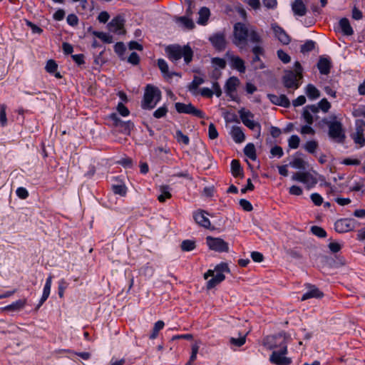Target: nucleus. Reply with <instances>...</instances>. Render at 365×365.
Here are the masks:
<instances>
[{
  "instance_id": "obj_1",
  "label": "nucleus",
  "mask_w": 365,
  "mask_h": 365,
  "mask_svg": "<svg viewBox=\"0 0 365 365\" xmlns=\"http://www.w3.org/2000/svg\"><path fill=\"white\" fill-rule=\"evenodd\" d=\"M250 40L253 43H262V38L257 29L243 23H236L233 29L232 43L240 50L245 49Z\"/></svg>"
},
{
  "instance_id": "obj_2",
  "label": "nucleus",
  "mask_w": 365,
  "mask_h": 365,
  "mask_svg": "<svg viewBox=\"0 0 365 365\" xmlns=\"http://www.w3.org/2000/svg\"><path fill=\"white\" fill-rule=\"evenodd\" d=\"M276 342L279 343V350L272 351L269 361L271 363L276 365H289L292 363V359L287 357L285 355L287 354V346L285 338L282 335H278L272 337Z\"/></svg>"
},
{
  "instance_id": "obj_3",
  "label": "nucleus",
  "mask_w": 365,
  "mask_h": 365,
  "mask_svg": "<svg viewBox=\"0 0 365 365\" xmlns=\"http://www.w3.org/2000/svg\"><path fill=\"white\" fill-rule=\"evenodd\" d=\"M303 68L299 62L296 61L294 65V70L286 71L282 81L284 87L288 89H297L301 84Z\"/></svg>"
},
{
  "instance_id": "obj_4",
  "label": "nucleus",
  "mask_w": 365,
  "mask_h": 365,
  "mask_svg": "<svg viewBox=\"0 0 365 365\" xmlns=\"http://www.w3.org/2000/svg\"><path fill=\"white\" fill-rule=\"evenodd\" d=\"M166 52L169 59L173 62L183 57L185 62L188 64L192 59L193 52L189 46H170L167 47Z\"/></svg>"
},
{
  "instance_id": "obj_5",
  "label": "nucleus",
  "mask_w": 365,
  "mask_h": 365,
  "mask_svg": "<svg viewBox=\"0 0 365 365\" xmlns=\"http://www.w3.org/2000/svg\"><path fill=\"white\" fill-rule=\"evenodd\" d=\"M324 123L329 128V136L335 142L343 143L346 135L341 121L336 119L335 115H331L329 120H325Z\"/></svg>"
},
{
  "instance_id": "obj_6",
  "label": "nucleus",
  "mask_w": 365,
  "mask_h": 365,
  "mask_svg": "<svg viewBox=\"0 0 365 365\" xmlns=\"http://www.w3.org/2000/svg\"><path fill=\"white\" fill-rule=\"evenodd\" d=\"M161 99V92L155 86L147 85L145 89L141 106L143 109L150 110L155 107Z\"/></svg>"
},
{
  "instance_id": "obj_7",
  "label": "nucleus",
  "mask_w": 365,
  "mask_h": 365,
  "mask_svg": "<svg viewBox=\"0 0 365 365\" xmlns=\"http://www.w3.org/2000/svg\"><path fill=\"white\" fill-rule=\"evenodd\" d=\"M229 272V268L226 264L222 263L215 267V270L209 269L204 275L205 279L209 277L212 278L207 281V287L212 289L225 279L224 272Z\"/></svg>"
},
{
  "instance_id": "obj_8",
  "label": "nucleus",
  "mask_w": 365,
  "mask_h": 365,
  "mask_svg": "<svg viewBox=\"0 0 365 365\" xmlns=\"http://www.w3.org/2000/svg\"><path fill=\"white\" fill-rule=\"evenodd\" d=\"M365 122L363 120H356L354 131L351 134V138L358 148L365 146Z\"/></svg>"
},
{
  "instance_id": "obj_9",
  "label": "nucleus",
  "mask_w": 365,
  "mask_h": 365,
  "mask_svg": "<svg viewBox=\"0 0 365 365\" xmlns=\"http://www.w3.org/2000/svg\"><path fill=\"white\" fill-rule=\"evenodd\" d=\"M239 115L243 124L252 130L257 129V137L260 135L261 125L253 120L254 115L244 108L239 110Z\"/></svg>"
},
{
  "instance_id": "obj_10",
  "label": "nucleus",
  "mask_w": 365,
  "mask_h": 365,
  "mask_svg": "<svg viewBox=\"0 0 365 365\" xmlns=\"http://www.w3.org/2000/svg\"><path fill=\"white\" fill-rule=\"evenodd\" d=\"M292 180L303 183L307 189L313 187L317 183V178L309 172H296L292 175Z\"/></svg>"
},
{
  "instance_id": "obj_11",
  "label": "nucleus",
  "mask_w": 365,
  "mask_h": 365,
  "mask_svg": "<svg viewBox=\"0 0 365 365\" xmlns=\"http://www.w3.org/2000/svg\"><path fill=\"white\" fill-rule=\"evenodd\" d=\"M175 106L179 113L190 114L199 118L205 117V113L201 110L197 109L191 103H176Z\"/></svg>"
},
{
  "instance_id": "obj_12",
  "label": "nucleus",
  "mask_w": 365,
  "mask_h": 365,
  "mask_svg": "<svg viewBox=\"0 0 365 365\" xmlns=\"http://www.w3.org/2000/svg\"><path fill=\"white\" fill-rule=\"evenodd\" d=\"M206 243L210 250L215 252H223L229 250L228 243L219 237L208 236L206 237Z\"/></svg>"
},
{
  "instance_id": "obj_13",
  "label": "nucleus",
  "mask_w": 365,
  "mask_h": 365,
  "mask_svg": "<svg viewBox=\"0 0 365 365\" xmlns=\"http://www.w3.org/2000/svg\"><path fill=\"white\" fill-rule=\"evenodd\" d=\"M356 227V221L351 218H342L334 223V229L338 233H345L353 230Z\"/></svg>"
},
{
  "instance_id": "obj_14",
  "label": "nucleus",
  "mask_w": 365,
  "mask_h": 365,
  "mask_svg": "<svg viewBox=\"0 0 365 365\" xmlns=\"http://www.w3.org/2000/svg\"><path fill=\"white\" fill-rule=\"evenodd\" d=\"M109 118L113 120L114 125L118 128L120 131L124 134L129 135L134 127V125L131 121L121 120L116 113H111Z\"/></svg>"
},
{
  "instance_id": "obj_15",
  "label": "nucleus",
  "mask_w": 365,
  "mask_h": 365,
  "mask_svg": "<svg viewBox=\"0 0 365 365\" xmlns=\"http://www.w3.org/2000/svg\"><path fill=\"white\" fill-rule=\"evenodd\" d=\"M123 26L124 19L120 16L113 18L108 25L110 31L118 34H123L125 33Z\"/></svg>"
},
{
  "instance_id": "obj_16",
  "label": "nucleus",
  "mask_w": 365,
  "mask_h": 365,
  "mask_svg": "<svg viewBox=\"0 0 365 365\" xmlns=\"http://www.w3.org/2000/svg\"><path fill=\"white\" fill-rule=\"evenodd\" d=\"M307 291L302 295L301 301H305L312 298L319 299L324 296L322 292H321L316 286L307 284H305Z\"/></svg>"
},
{
  "instance_id": "obj_17",
  "label": "nucleus",
  "mask_w": 365,
  "mask_h": 365,
  "mask_svg": "<svg viewBox=\"0 0 365 365\" xmlns=\"http://www.w3.org/2000/svg\"><path fill=\"white\" fill-rule=\"evenodd\" d=\"M272 29L274 34V36L277 39L283 44L287 45L291 41L289 36L286 31L277 24H272Z\"/></svg>"
},
{
  "instance_id": "obj_18",
  "label": "nucleus",
  "mask_w": 365,
  "mask_h": 365,
  "mask_svg": "<svg viewBox=\"0 0 365 365\" xmlns=\"http://www.w3.org/2000/svg\"><path fill=\"white\" fill-rule=\"evenodd\" d=\"M267 98L274 105L288 108L290 106V101L285 95L277 96L274 94H268Z\"/></svg>"
},
{
  "instance_id": "obj_19",
  "label": "nucleus",
  "mask_w": 365,
  "mask_h": 365,
  "mask_svg": "<svg viewBox=\"0 0 365 365\" xmlns=\"http://www.w3.org/2000/svg\"><path fill=\"white\" fill-rule=\"evenodd\" d=\"M210 41L213 46L217 50H223L226 46L225 36L223 34L219 33L210 37Z\"/></svg>"
},
{
  "instance_id": "obj_20",
  "label": "nucleus",
  "mask_w": 365,
  "mask_h": 365,
  "mask_svg": "<svg viewBox=\"0 0 365 365\" xmlns=\"http://www.w3.org/2000/svg\"><path fill=\"white\" fill-rule=\"evenodd\" d=\"M240 83V81L237 77L232 76L227 79L225 84V92L227 96L234 99V94L237 87Z\"/></svg>"
},
{
  "instance_id": "obj_21",
  "label": "nucleus",
  "mask_w": 365,
  "mask_h": 365,
  "mask_svg": "<svg viewBox=\"0 0 365 365\" xmlns=\"http://www.w3.org/2000/svg\"><path fill=\"white\" fill-rule=\"evenodd\" d=\"M318 112L319 108L316 105L306 106L302 113L305 122L309 125H312L314 122L312 114H317Z\"/></svg>"
},
{
  "instance_id": "obj_22",
  "label": "nucleus",
  "mask_w": 365,
  "mask_h": 365,
  "mask_svg": "<svg viewBox=\"0 0 365 365\" xmlns=\"http://www.w3.org/2000/svg\"><path fill=\"white\" fill-rule=\"evenodd\" d=\"M291 6L295 16H304L306 15L307 9L302 0H294Z\"/></svg>"
},
{
  "instance_id": "obj_23",
  "label": "nucleus",
  "mask_w": 365,
  "mask_h": 365,
  "mask_svg": "<svg viewBox=\"0 0 365 365\" xmlns=\"http://www.w3.org/2000/svg\"><path fill=\"white\" fill-rule=\"evenodd\" d=\"M193 217L196 223L199 225L205 228H209L210 227V221L207 217L206 213L204 211L199 210L194 212Z\"/></svg>"
},
{
  "instance_id": "obj_24",
  "label": "nucleus",
  "mask_w": 365,
  "mask_h": 365,
  "mask_svg": "<svg viewBox=\"0 0 365 365\" xmlns=\"http://www.w3.org/2000/svg\"><path fill=\"white\" fill-rule=\"evenodd\" d=\"M230 66L232 68L237 70L240 73H245L246 68L245 61L237 56L231 55L229 56Z\"/></svg>"
},
{
  "instance_id": "obj_25",
  "label": "nucleus",
  "mask_w": 365,
  "mask_h": 365,
  "mask_svg": "<svg viewBox=\"0 0 365 365\" xmlns=\"http://www.w3.org/2000/svg\"><path fill=\"white\" fill-rule=\"evenodd\" d=\"M52 279H53V276L51 274H50L46 280V283H45L43 290L42 297L39 301V304H38V308H39L48 298V297L50 295V292H51Z\"/></svg>"
},
{
  "instance_id": "obj_26",
  "label": "nucleus",
  "mask_w": 365,
  "mask_h": 365,
  "mask_svg": "<svg viewBox=\"0 0 365 365\" xmlns=\"http://www.w3.org/2000/svg\"><path fill=\"white\" fill-rule=\"evenodd\" d=\"M317 67L321 74L327 75L330 72L331 61L327 58L320 57Z\"/></svg>"
},
{
  "instance_id": "obj_27",
  "label": "nucleus",
  "mask_w": 365,
  "mask_h": 365,
  "mask_svg": "<svg viewBox=\"0 0 365 365\" xmlns=\"http://www.w3.org/2000/svg\"><path fill=\"white\" fill-rule=\"evenodd\" d=\"M26 304V299H19L12 304L7 305L3 308V310L4 311H9V312H19L24 308L25 305Z\"/></svg>"
},
{
  "instance_id": "obj_28",
  "label": "nucleus",
  "mask_w": 365,
  "mask_h": 365,
  "mask_svg": "<svg viewBox=\"0 0 365 365\" xmlns=\"http://www.w3.org/2000/svg\"><path fill=\"white\" fill-rule=\"evenodd\" d=\"M339 26L341 32L346 36H351L354 34V30L350 25L349 21L346 18H342L339 22Z\"/></svg>"
},
{
  "instance_id": "obj_29",
  "label": "nucleus",
  "mask_w": 365,
  "mask_h": 365,
  "mask_svg": "<svg viewBox=\"0 0 365 365\" xmlns=\"http://www.w3.org/2000/svg\"><path fill=\"white\" fill-rule=\"evenodd\" d=\"M231 135L233 140L237 143H242L245 139V135L241 128L234 126L231 130Z\"/></svg>"
},
{
  "instance_id": "obj_30",
  "label": "nucleus",
  "mask_w": 365,
  "mask_h": 365,
  "mask_svg": "<svg viewBox=\"0 0 365 365\" xmlns=\"http://www.w3.org/2000/svg\"><path fill=\"white\" fill-rule=\"evenodd\" d=\"M305 93L309 99L314 100L319 97V91L312 84H308L305 88Z\"/></svg>"
},
{
  "instance_id": "obj_31",
  "label": "nucleus",
  "mask_w": 365,
  "mask_h": 365,
  "mask_svg": "<svg viewBox=\"0 0 365 365\" xmlns=\"http://www.w3.org/2000/svg\"><path fill=\"white\" fill-rule=\"evenodd\" d=\"M203 83L204 79L202 78L195 76L191 83L188 86V89L193 95H197L198 87Z\"/></svg>"
},
{
  "instance_id": "obj_32",
  "label": "nucleus",
  "mask_w": 365,
  "mask_h": 365,
  "mask_svg": "<svg viewBox=\"0 0 365 365\" xmlns=\"http://www.w3.org/2000/svg\"><path fill=\"white\" fill-rule=\"evenodd\" d=\"M210 10L207 7H202L199 11V19L197 23L201 25H205L210 16Z\"/></svg>"
},
{
  "instance_id": "obj_33",
  "label": "nucleus",
  "mask_w": 365,
  "mask_h": 365,
  "mask_svg": "<svg viewBox=\"0 0 365 365\" xmlns=\"http://www.w3.org/2000/svg\"><path fill=\"white\" fill-rule=\"evenodd\" d=\"M244 153L246 156L252 160H255L257 158L255 147L252 143H248L245 147Z\"/></svg>"
},
{
  "instance_id": "obj_34",
  "label": "nucleus",
  "mask_w": 365,
  "mask_h": 365,
  "mask_svg": "<svg viewBox=\"0 0 365 365\" xmlns=\"http://www.w3.org/2000/svg\"><path fill=\"white\" fill-rule=\"evenodd\" d=\"M231 170L235 177H240L242 175V168L237 160H232L231 162Z\"/></svg>"
},
{
  "instance_id": "obj_35",
  "label": "nucleus",
  "mask_w": 365,
  "mask_h": 365,
  "mask_svg": "<svg viewBox=\"0 0 365 365\" xmlns=\"http://www.w3.org/2000/svg\"><path fill=\"white\" fill-rule=\"evenodd\" d=\"M165 324L163 321L159 320L155 323L152 333L150 335V339H155L158 335V332L163 329Z\"/></svg>"
},
{
  "instance_id": "obj_36",
  "label": "nucleus",
  "mask_w": 365,
  "mask_h": 365,
  "mask_svg": "<svg viewBox=\"0 0 365 365\" xmlns=\"http://www.w3.org/2000/svg\"><path fill=\"white\" fill-rule=\"evenodd\" d=\"M177 22L180 23L183 27L191 29L194 27V23L190 18L181 16L177 19Z\"/></svg>"
},
{
  "instance_id": "obj_37",
  "label": "nucleus",
  "mask_w": 365,
  "mask_h": 365,
  "mask_svg": "<svg viewBox=\"0 0 365 365\" xmlns=\"http://www.w3.org/2000/svg\"><path fill=\"white\" fill-rule=\"evenodd\" d=\"M290 166L297 169H304L306 168V162L300 158H295L289 163Z\"/></svg>"
},
{
  "instance_id": "obj_38",
  "label": "nucleus",
  "mask_w": 365,
  "mask_h": 365,
  "mask_svg": "<svg viewBox=\"0 0 365 365\" xmlns=\"http://www.w3.org/2000/svg\"><path fill=\"white\" fill-rule=\"evenodd\" d=\"M112 190L115 194L120 196H125L127 193V187L124 184L113 185Z\"/></svg>"
},
{
  "instance_id": "obj_39",
  "label": "nucleus",
  "mask_w": 365,
  "mask_h": 365,
  "mask_svg": "<svg viewBox=\"0 0 365 365\" xmlns=\"http://www.w3.org/2000/svg\"><path fill=\"white\" fill-rule=\"evenodd\" d=\"M195 248V242L193 240H186L182 242L181 249L185 252H190Z\"/></svg>"
},
{
  "instance_id": "obj_40",
  "label": "nucleus",
  "mask_w": 365,
  "mask_h": 365,
  "mask_svg": "<svg viewBox=\"0 0 365 365\" xmlns=\"http://www.w3.org/2000/svg\"><path fill=\"white\" fill-rule=\"evenodd\" d=\"M161 194L158 196V200L160 202H164L167 199L171 197V194L169 191L168 187L164 186L160 188Z\"/></svg>"
},
{
  "instance_id": "obj_41",
  "label": "nucleus",
  "mask_w": 365,
  "mask_h": 365,
  "mask_svg": "<svg viewBox=\"0 0 365 365\" xmlns=\"http://www.w3.org/2000/svg\"><path fill=\"white\" fill-rule=\"evenodd\" d=\"M158 66L165 76L171 78L172 75L168 73V66L164 59H158Z\"/></svg>"
},
{
  "instance_id": "obj_42",
  "label": "nucleus",
  "mask_w": 365,
  "mask_h": 365,
  "mask_svg": "<svg viewBox=\"0 0 365 365\" xmlns=\"http://www.w3.org/2000/svg\"><path fill=\"white\" fill-rule=\"evenodd\" d=\"M318 146V143L316 140H309L305 143L304 149L309 153H314Z\"/></svg>"
},
{
  "instance_id": "obj_43",
  "label": "nucleus",
  "mask_w": 365,
  "mask_h": 365,
  "mask_svg": "<svg viewBox=\"0 0 365 365\" xmlns=\"http://www.w3.org/2000/svg\"><path fill=\"white\" fill-rule=\"evenodd\" d=\"M315 47V42L312 40L307 41L301 46V52L303 53L312 51Z\"/></svg>"
},
{
  "instance_id": "obj_44",
  "label": "nucleus",
  "mask_w": 365,
  "mask_h": 365,
  "mask_svg": "<svg viewBox=\"0 0 365 365\" xmlns=\"http://www.w3.org/2000/svg\"><path fill=\"white\" fill-rule=\"evenodd\" d=\"M246 341V335L240 336L239 338L231 337L230 342L232 345L240 347L245 344Z\"/></svg>"
},
{
  "instance_id": "obj_45",
  "label": "nucleus",
  "mask_w": 365,
  "mask_h": 365,
  "mask_svg": "<svg viewBox=\"0 0 365 365\" xmlns=\"http://www.w3.org/2000/svg\"><path fill=\"white\" fill-rule=\"evenodd\" d=\"M68 283L64 279H61L58 282V294L60 298H63L64 297L65 290L68 287Z\"/></svg>"
},
{
  "instance_id": "obj_46",
  "label": "nucleus",
  "mask_w": 365,
  "mask_h": 365,
  "mask_svg": "<svg viewBox=\"0 0 365 365\" xmlns=\"http://www.w3.org/2000/svg\"><path fill=\"white\" fill-rule=\"evenodd\" d=\"M168 112V109L167 106L163 105V106H160L158 108L154 113L153 116L155 118H160L166 115V114Z\"/></svg>"
},
{
  "instance_id": "obj_47",
  "label": "nucleus",
  "mask_w": 365,
  "mask_h": 365,
  "mask_svg": "<svg viewBox=\"0 0 365 365\" xmlns=\"http://www.w3.org/2000/svg\"><path fill=\"white\" fill-rule=\"evenodd\" d=\"M300 143V139L297 135H292L288 140L289 147L292 149H297Z\"/></svg>"
},
{
  "instance_id": "obj_48",
  "label": "nucleus",
  "mask_w": 365,
  "mask_h": 365,
  "mask_svg": "<svg viewBox=\"0 0 365 365\" xmlns=\"http://www.w3.org/2000/svg\"><path fill=\"white\" fill-rule=\"evenodd\" d=\"M93 35L100 38L101 40H102L103 42L108 43L112 42V36L104 32L94 31Z\"/></svg>"
},
{
  "instance_id": "obj_49",
  "label": "nucleus",
  "mask_w": 365,
  "mask_h": 365,
  "mask_svg": "<svg viewBox=\"0 0 365 365\" xmlns=\"http://www.w3.org/2000/svg\"><path fill=\"white\" fill-rule=\"evenodd\" d=\"M175 138L178 143H182L185 145L190 143L188 136L184 135L180 130H178L175 134Z\"/></svg>"
},
{
  "instance_id": "obj_50",
  "label": "nucleus",
  "mask_w": 365,
  "mask_h": 365,
  "mask_svg": "<svg viewBox=\"0 0 365 365\" xmlns=\"http://www.w3.org/2000/svg\"><path fill=\"white\" fill-rule=\"evenodd\" d=\"M317 106L319 108V110L320 109L324 113H327L330 109L331 104L326 98H323L319 102Z\"/></svg>"
},
{
  "instance_id": "obj_51",
  "label": "nucleus",
  "mask_w": 365,
  "mask_h": 365,
  "mask_svg": "<svg viewBox=\"0 0 365 365\" xmlns=\"http://www.w3.org/2000/svg\"><path fill=\"white\" fill-rule=\"evenodd\" d=\"M0 124L4 127L7 124V118L6 113V106L1 105L0 107Z\"/></svg>"
},
{
  "instance_id": "obj_52",
  "label": "nucleus",
  "mask_w": 365,
  "mask_h": 365,
  "mask_svg": "<svg viewBox=\"0 0 365 365\" xmlns=\"http://www.w3.org/2000/svg\"><path fill=\"white\" fill-rule=\"evenodd\" d=\"M58 68V65L53 60H48L46 65V71L49 73H54Z\"/></svg>"
},
{
  "instance_id": "obj_53",
  "label": "nucleus",
  "mask_w": 365,
  "mask_h": 365,
  "mask_svg": "<svg viewBox=\"0 0 365 365\" xmlns=\"http://www.w3.org/2000/svg\"><path fill=\"white\" fill-rule=\"evenodd\" d=\"M311 230H312V232L319 237H325L327 236V232L326 231L320 227H318V226H312V228H311Z\"/></svg>"
},
{
  "instance_id": "obj_54",
  "label": "nucleus",
  "mask_w": 365,
  "mask_h": 365,
  "mask_svg": "<svg viewBox=\"0 0 365 365\" xmlns=\"http://www.w3.org/2000/svg\"><path fill=\"white\" fill-rule=\"evenodd\" d=\"M208 135L211 140H215L218 137V132L213 123L209 125Z\"/></svg>"
},
{
  "instance_id": "obj_55",
  "label": "nucleus",
  "mask_w": 365,
  "mask_h": 365,
  "mask_svg": "<svg viewBox=\"0 0 365 365\" xmlns=\"http://www.w3.org/2000/svg\"><path fill=\"white\" fill-rule=\"evenodd\" d=\"M114 51L120 57H122L125 51V46L124 43L122 42H118L115 43L114 46Z\"/></svg>"
},
{
  "instance_id": "obj_56",
  "label": "nucleus",
  "mask_w": 365,
  "mask_h": 365,
  "mask_svg": "<svg viewBox=\"0 0 365 365\" xmlns=\"http://www.w3.org/2000/svg\"><path fill=\"white\" fill-rule=\"evenodd\" d=\"M277 56L284 63H287L291 60L290 56L282 50L277 51Z\"/></svg>"
},
{
  "instance_id": "obj_57",
  "label": "nucleus",
  "mask_w": 365,
  "mask_h": 365,
  "mask_svg": "<svg viewBox=\"0 0 365 365\" xmlns=\"http://www.w3.org/2000/svg\"><path fill=\"white\" fill-rule=\"evenodd\" d=\"M212 63L215 66L222 69L225 68L226 66V61L223 58H213L212 59Z\"/></svg>"
},
{
  "instance_id": "obj_58",
  "label": "nucleus",
  "mask_w": 365,
  "mask_h": 365,
  "mask_svg": "<svg viewBox=\"0 0 365 365\" xmlns=\"http://www.w3.org/2000/svg\"><path fill=\"white\" fill-rule=\"evenodd\" d=\"M310 198L313 203L317 206L321 205L323 202L322 197L318 193H312Z\"/></svg>"
},
{
  "instance_id": "obj_59",
  "label": "nucleus",
  "mask_w": 365,
  "mask_h": 365,
  "mask_svg": "<svg viewBox=\"0 0 365 365\" xmlns=\"http://www.w3.org/2000/svg\"><path fill=\"white\" fill-rule=\"evenodd\" d=\"M118 112L123 117L128 116L130 114V111L123 103H119L117 106Z\"/></svg>"
},
{
  "instance_id": "obj_60",
  "label": "nucleus",
  "mask_w": 365,
  "mask_h": 365,
  "mask_svg": "<svg viewBox=\"0 0 365 365\" xmlns=\"http://www.w3.org/2000/svg\"><path fill=\"white\" fill-rule=\"evenodd\" d=\"M16 195L21 199H26L29 196V192L23 187H18L16 191Z\"/></svg>"
},
{
  "instance_id": "obj_61",
  "label": "nucleus",
  "mask_w": 365,
  "mask_h": 365,
  "mask_svg": "<svg viewBox=\"0 0 365 365\" xmlns=\"http://www.w3.org/2000/svg\"><path fill=\"white\" fill-rule=\"evenodd\" d=\"M240 205L244 210L247 212L252 211L253 209L252 204L245 199H242L240 200Z\"/></svg>"
},
{
  "instance_id": "obj_62",
  "label": "nucleus",
  "mask_w": 365,
  "mask_h": 365,
  "mask_svg": "<svg viewBox=\"0 0 365 365\" xmlns=\"http://www.w3.org/2000/svg\"><path fill=\"white\" fill-rule=\"evenodd\" d=\"M289 192L290 195L299 196L302 195L303 190L299 186L292 185L289 187Z\"/></svg>"
},
{
  "instance_id": "obj_63",
  "label": "nucleus",
  "mask_w": 365,
  "mask_h": 365,
  "mask_svg": "<svg viewBox=\"0 0 365 365\" xmlns=\"http://www.w3.org/2000/svg\"><path fill=\"white\" fill-rule=\"evenodd\" d=\"M67 23L71 26H75L78 24V18L76 14H69L66 19Z\"/></svg>"
},
{
  "instance_id": "obj_64",
  "label": "nucleus",
  "mask_w": 365,
  "mask_h": 365,
  "mask_svg": "<svg viewBox=\"0 0 365 365\" xmlns=\"http://www.w3.org/2000/svg\"><path fill=\"white\" fill-rule=\"evenodd\" d=\"M270 153L272 156H277V158H281L284 154L282 148L278 145L274 146Z\"/></svg>"
}]
</instances>
